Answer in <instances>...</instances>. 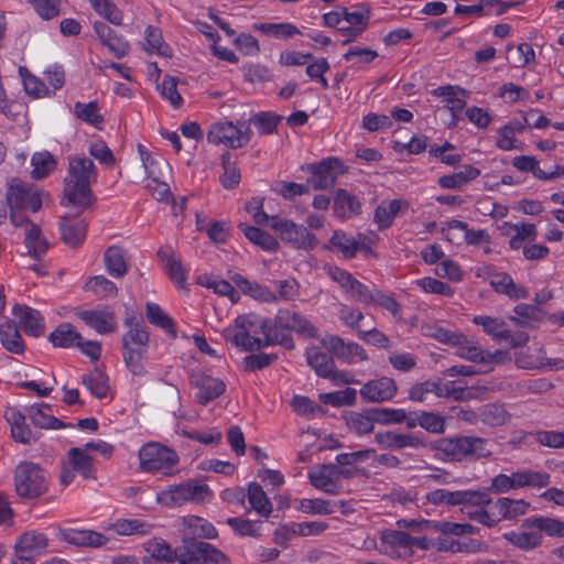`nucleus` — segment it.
<instances>
[{
    "label": "nucleus",
    "mask_w": 564,
    "mask_h": 564,
    "mask_svg": "<svg viewBox=\"0 0 564 564\" xmlns=\"http://www.w3.org/2000/svg\"><path fill=\"white\" fill-rule=\"evenodd\" d=\"M77 316L101 335L112 333L117 328L115 312L109 306L79 311Z\"/></svg>",
    "instance_id": "nucleus-19"
},
{
    "label": "nucleus",
    "mask_w": 564,
    "mask_h": 564,
    "mask_svg": "<svg viewBox=\"0 0 564 564\" xmlns=\"http://www.w3.org/2000/svg\"><path fill=\"white\" fill-rule=\"evenodd\" d=\"M307 170L311 173L307 183L315 191L333 187L337 178L346 173L343 162L335 156L327 158L319 163L310 164Z\"/></svg>",
    "instance_id": "nucleus-12"
},
{
    "label": "nucleus",
    "mask_w": 564,
    "mask_h": 564,
    "mask_svg": "<svg viewBox=\"0 0 564 564\" xmlns=\"http://www.w3.org/2000/svg\"><path fill=\"white\" fill-rule=\"evenodd\" d=\"M24 243L29 254L35 260H40L48 250L50 243L36 224H30L25 228Z\"/></svg>",
    "instance_id": "nucleus-31"
},
{
    "label": "nucleus",
    "mask_w": 564,
    "mask_h": 564,
    "mask_svg": "<svg viewBox=\"0 0 564 564\" xmlns=\"http://www.w3.org/2000/svg\"><path fill=\"white\" fill-rule=\"evenodd\" d=\"M419 426L432 434H443L446 430L445 417L440 413L421 411Z\"/></svg>",
    "instance_id": "nucleus-61"
},
{
    "label": "nucleus",
    "mask_w": 564,
    "mask_h": 564,
    "mask_svg": "<svg viewBox=\"0 0 564 564\" xmlns=\"http://www.w3.org/2000/svg\"><path fill=\"white\" fill-rule=\"evenodd\" d=\"M31 163L33 165L32 177L35 180L46 177L56 167L54 156L47 151L34 153Z\"/></svg>",
    "instance_id": "nucleus-49"
},
{
    "label": "nucleus",
    "mask_w": 564,
    "mask_h": 564,
    "mask_svg": "<svg viewBox=\"0 0 564 564\" xmlns=\"http://www.w3.org/2000/svg\"><path fill=\"white\" fill-rule=\"evenodd\" d=\"M0 341L3 348L12 354L24 352L22 336L13 321H7L0 325Z\"/></svg>",
    "instance_id": "nucleus-35"
},
{
    "label": "nucleus",
    "mask_w": 564,
    "mask_h": 564,
    "mask_svg": "<svg viewBox=\"0 0 564 564\" xmlns=\"http://www.w3.org/2000/svg\"><path fill=\"white\" fill-rule=\"evenodd\" d=\"M83 384L95 395L97 399H102L107 395L109 386L108 378L101 372H93L83 377Z\"/></svg>",
    "instance_id": "nucleus-60"
},
{
    "label": "nucleus",
    "mask_w": 564,
    "mask_h": 564,
    "mask_svg": "<svg viewBox=\"0 0 564 564\" xmlns=\"http://www.w3.org/2000/svg\"><path fill=\"white\" fill-rule=\"evenodd\" d=\"M344 20L351 25L348 31H351V37L356 39L368 26L369 10L348 11L344 10Z\"/></svg>",
    "instance_id": "nucleus-59"
},
{
    "label": "nucleus",
    "mask_w": 564,
    "mask_h": 564,
    "mask_svg": "<svg viewBox=\"0 0 564 564\" xmlns=\"http://www.w3.org/2000/svg\"><path fill=\"white\" fill-rule=\"evenodd\" d=\"M107 272L113 278H122L128 272L127 250L120 246H110L104 253Z\"/></svg>",
    "instance_id": "nucleus-30"
},
{
    "label": "nucleus",
    "mask_w": 564,
    "mask_h": 564,
    "mask_svg": "<svg viewBox=\"0 0 564 564\" xmlns=\"http://www.w3.org/2000/svg\"><path fill=\"white\" fill-rule=\"evenodd\" d=\"M324 521H307L280 525L274 532V541L278 544H286L294 536H314L324 533L328 529Z\"/></svg>",
    "instance_id": "nucleus-16"
},
{
    "label": "nucleus",
    "mask_w": 564,
    "mask_h": 564,
    "mask_svg": "<svg viewBox=\"0 0 564 564\" xmlns=\"http://www.w3.org/2000/svg\"><path fill=\"white\" fill-rule=\"evenodd\" d=\"M398 392L397 383L393 379L381 377L365 383L360 389L361 398L367 402L381 403L394 398Z\"/></svg>",
    "instance_id": "nucleus-20"
},
{
    "label": "nucleus",
    "mask_w": 564,
    "mask_h": 564,
    "mask_svg": "<svg viewBox=\"0 0 564 564\" xmlns=\"http://www.w3.org/2000/svg\"><path fill=\"white\" fill-rule=\"evenodd\" d=\"M209 495L207 485L197 481H187L160 491L156 500L166 507L182 506L188 501H203Z\"/></svg>",
    "instance_id": "nucleus-10"
},
{
    "label": "nucleus",
    "mask_w": 564,
    "mask_h": 564,
    "mask_svg": "<svg viewBox=\"0 0 564 564\" xmlns=\"http://www.w3.org/2000/svg\"><path fill=\"white\" fill-rule=\"evenodd\" d=\"M150 525L139 519H119L112 524V529L120 535L145 534Z\"/></svg>",
    "instance_id": "nucleus-63"
},
{
    "label": "nucleus",
    "mask_w": 564,
    "mask_h": 564,
    "mask_svg": "<svg viewBox=\"0 0 564 564\" xmlns=\"http://www.w3.org/2000/svg\"><path fill=\"white\" fill-rule=\"evenodd\" d=\"M97 171L94 162L85 156L68 159V174L64 180L63 205H72L84 210L91 205V184L96 182Z\"/></svg>",
    "instance_id": "nucleus-3"
},
{
    "label": "nucleus",
    "mask_w": 564,
    "mask_h": 564,
    "mask_svg": "<svg viewBox=\"0 0 564 564\" xmlns=\"http://www.w3.org/2000/svg\"><path fill=\"white\" fill-rule=\"evenodd\" d=\"M6 198L10 208L36 213L42 207L41 192L33 185L19 181L9 185Z\"/></svg>",
    "instance_id": "nucleus-14"
},
{
    "label": "nucleus",
    "mask_w": 564,
    "mask_h": 564,
    "mask_svg": "<svg viewBox=\"0 0 564 564\" xmlns=\"http://www.w3.org/2000/svg\"><path fill=\"white\" fill-rule=\"evenodd\" d=\"M48 339L55 347L69 348L77 345V341L82 339V335L72 324L62 323L50 334Z\"/></svg>",
    "instance_id": "nucleus-40"
},
{
    "label": "nucleus",
    "mask_w": 564,
    "mask_h": 564,
    "mask_svg": "<svg viewBox=\"0 0 564 564\" xmlns=\"http://www.w3.org/2000/svg\"><path fill=\"white\" fill-rule=\"evenodd\" d=\"M357 236L351 237L343 230H335L329 239V246L325 249L336 250L341 253L344 259L350 260L356 257L358 252Z\"/></svg>",
    "instance_id": "nucleus-33"
},
{
    "label": "nucleus",
    "mask_w": 564,
    "mask_h": 564,
    "mask_svg": "<svg viewBox=\"0 0 564 564\" xmlns=\"http://www.w3.org/2000/svg\"><path fill=\"white\" fill-rule=\"evenodd\" d=\"M375 442L383 449L402 451L429 447L443 463L474 462L491 456L488 440L475 435H456L427 442L415 433L378 432Z\"/></svg>",
    "instance_id": "nucleus-1"
},
{
    "label": "nucleus",
    "mask_w": 564,
    "mask_h": 564,
    "mask_svg": "<svg viewBox=\"0 0 564 564\" xmlns=\"http://www.w3.org/2000/svg\"><path fill=\"white\" fill-rule=\"evenodd\" d=\"M474 494L481 497L477 502H467L465 512L468 518L488 528L497 525L500 522V517L497 513L496 501L487 491L474 490Z\"/></svg>",
    "instance_id": "nucleus-15"
},
{
    "label": "nucleus",
    "mask_w": 564,
    "mask_h": 564,
    "mask_svg": "<svg viewBox=\"0 0 564 564\" xmlns=\"http://www.w3.org/2000/svg\"><path fill=\"white\" fill-rule=\"evenodd\" d=\"M158 257L171 281L178 289L185 290L187 285L188 269L182 264V261L175 256L173 249L166 246L161 247L158 251Z\"/></svg>",
    "instance_id": "nucleus-21"
},
{
    "label": "nucleus",
    "mask_w": 564,
    "mask_h": 564,
    "mask_svg": "<svg viewBox=\"0 0 564 564\" xmlns=\"http://www.w3.org/2000/svg\"><path fill=\"white\" fill-rule=\"evenodd\" d=\"M272 326L278 337L281 338V341H276V344L289 349L294 347L289 330H294L307 337H315L317 334V329L303 315L290 310H280L272 319Z\"/></svg>",
    "instance_id": "nucleus-7"
},
{
    "label": "nucleus",
    "mask_w": 564,
    "mask_h": 564,
    "mask_svg": "<svg viewBox=\"0 0 564 564\" xmlns=\"http://www.w3.org/2000/svg\"><path fill=\"white\" fill-rule=\"evenodd\" d=\"M457 340L459 343H453L452 345L457 347L456 354L460 358L469 360L471 362L481 364H487V360L490 359L485 355V350H482L480 347H478L473 341L467 339V337H465L464 335L458 334Z\"/></svg>",
    "instance_id": "nucleus-44"
},
{
    "label": "nucleus",
    "mask_w": 564,
    "mask_h": 564,
    "mask_svg": "<svg viewBox=\"0 0 564 564\" xmlns=\"http://www.w3.org/2000/svg\"><path fill=\"white\" fill-rule=\"evenodd\" d=\"M282 117L270 111L258 112L249 119V123L256 126L260 134H272L276 132Z\"/></svg>",
    "instance_id": "nucleus-54"
},
{
    "label": "nucleus",
    "mask_w": 564,
    "mask_h": 564,
    "mask_svg": "<svg viewBox=\"0 0 564 564\" xmlns=\"http://www.w3.org/2000/svg\"><path fill=\"white\" fill-rule=\"evenodd\" d=\"M147 552L152 557L151 561H176V547L172 549L164 540L153 539L147 544Z\"/></svg>",
    "instance_id": "nucleus-55"
},
{
    "label": "nucleus",
    "mask_w": 564,
    "mask_h": 564,
    "mask_svg": "<svg viewBox=\"0 0 564 564\" xmlns=\"http://www.w3.org/2000/svg\"><path fill=\"white\" fill-rule=\"evenodd\" d=\"M490 285L496 292L507 295L511 300L528 299V290L517 284L507 273H497L491 276Z\"/></svg>",
    "instance_id": "nucleus-32"
},
{
    "label": "nucleus",
    "mask_w": 564,
    "mask_h": 564,
    "mask_svg": "<svg viewBox=\"0 0 564 564\" xmlns=\"http://www.w3.org/2000/svg\"><path fill=\"white\" fill-rule=\"evenodd\" d=\"M334 507L332 501L322 498L296 500V509L307 514H332L335 511Z\"/></svg>",
    "instance_id": "nucleus-50"
},
{
    "label": "nucleus",
    "mask_w": 564,
    "mask_h": 564,
    "mask_svg": "<svg viewBox=\"0 0 564 564\" xmlns=\"http://www.w3.org/2000/svg\"><path fill=\"white\" fill-rule=\"evenodd\" d=\"M180 564H230L229 557L207 542H182L176 547Z\"/></svg>",
    "instance_id": "nucleus-6"
},
{
    "label": "nucleus",
    "mask_w": 564,
    "mask_h": 564,
    "mask_svg": "<svg viewBox=\"0 0 564 564\" xmlns=\"http://www.w3.org/2000/svg\"><path fill=\"white\" fill-rule=\"evenodd\" d=\"M140 467L144 471H162L171 469L178 456L172 448L156 442H150L139 451Z\"/></svg>",
    "instance_id": "nucleus-9"
},
{
    "label": "nucleus",
    "mask_w": 564,
    "mask_h": 564,
    "mask_svg": "<svg viewBox=\"0 0 564 564\" xmlns=\"http://www.w3.org/2000/svg\"><path fill=\"white\" fill-rule=\"evenodd\" d=\"M221 335L227 341L245 351L259 350L281 341L272 326V319L254 313L238 316L232 325L223 330Z\"/></svg>",
    "instance_id": "nucleus-2"
},
{
    "label": "nucleus",
    "mask_w": 564,
    "mask_h": 564,
    "mask_svg": "<svg viewBox=\"0 0 564 564\" xmlns=\"http://www.w3.org/2000/svg\"><path fill=\"white\" fill-rule=\"evenodd\" d=\"M372 413L377 423L401 424L406 420V411L404 409L373 408Z\"/></svg>",
    "instance_id": "nucleus-64"
},
{
    "label": "nucleus",
    "mask_w": 564,
    "mask_h": 564,
    "mask_svg": "<svg viewBox=\"0 0 564 564\" xmlns=\"http://www.w3.org/2000/svg\"><path fill=\"white\" fill-rule=\"evenodd\" d=\"M473 322L476 325L481 326L484 332L492 338L507 340L510 337V330L505 327L503 319L491 316L477 315L473 318Z\"/></svg>",
    "instance_id": "nucleus-47"
},
{
    "label": "nucleus",
    "mask_w": 564,
    "mask_h": 564,
    "mask_svg": "<svg viewBox=\"0 0 564 564\" xmlns=\"http://www.w3.org/2000/svg\"><path fill=\"white\" fill-rule=\"evenodd\" d=\"M26 2L44 21L57 18L62 11V0H26Z\"/></svg>",
    "instance_id": "nucleus-57"
},
{
    "label": "nucleus",
    "mask_w": 564,
    "mask_h": 564,
    "mask_svg": "<svg viewBox=\"0 0 564 564\" xmlns=\"http://www.w3.org/2000/svg\"><path fill=\"white\" fill-rule=\"evenodd\" d=\"M357 393L355 389L347 388L343 391H335L319 394V400L324 404L333 406L352 405L356 402Z\"/></svg>",
    "instance_id": "nucleus-62"
},
{
    "label": "nucleus",
    "mask_w": 564,
    "mask_h": 564,
    "mask_svg": "<svg viewBox=\"0 0 564 564\" xmlns=\"http://www.w3.org/2000/svg\"><path fill=\"white\" fill-rule=\"evenodd\" d=\"M189 382L198 389L196 400L202 405H206L208 402L220 397L226 389L225 383L220 379L198 371L191 372Z\"/></svg>",
    "instance_id": "nucleus-17"
},
{
    "label": "nucleus",
    "mask_w": 564,
    "mask_h": 564,
    "mask_svg": "<svg viewBox=\"0 0 564 564\" xmlns=\"http://www.w3.org/2000/svg\"><path fill=\"white\" fill-rule=\"evenodd\" d=\"M306 361L317 376L330 378L334 373L335 361L333 356L322 351L318 347H308L305 352Z\"/></svg>",
    "instance_id": "nucleus-29"
},
{
    "label": "nucleus",
    "mask_w": 564,
    "mask_h": 564,
    "mask_svg": "<svg viewBox=\"0 0 564 564\" xmlns=\"http://www.w3.org/2000/svg\"><path fill=\"white\" fill-rule=\"evenodd\" d=\"M59 229L63 241L70 248H77L85 240L87 223L83 218L64 216L61 219Z\"/></svg>",
    "instance_id": "nucleus-27"
},
{
    "label": "nucleus",
    "mask_w": 564,
    "mask_h": 564,
    "mask_svg": "<svg viewBox=\"0 0 564 564\" xmlns=\"http://www.w3.org/2000/svg\"><path fill=\"white\" fill-rule=\"evenodd\" d=\"M181 542H204L203 539L217 538L216 528L207 520L187 516L181 519Z\"/></svg>",
    "instance_id": "nucleus-18"
},
{
    "label": "nucleus",
    "mask_w": 564,
    "mask_h": 564,
    "mask_svg": "<svg viewBox=\"0 0 564 564\" xmlns=\"http://www.w3.org/2000/svg\"><path fill=\"white\" fill-rule=\"evenodd\" d=\"M147 317L151 324L175 336L176 329L173 319L156 303H147Z\"/></svg>",
    "instance_id": "nucleus-53"
},
{
    "label": "nucleus",
    "mask_w": 564,
    "mask_h": 564,
    "mask_svg": "<svg viewBox=\"0 0 564 564\" xmlns=\"http://www.w3.org/2000/svg\"><path fill=\"white\" fill-rule=\"evenodd\" d=\"M95 471L93 457L86 453V449L72 447L67 453V460L62 466L61 484L63 486L72 484L76 473L84 479H95Z\"/></svg>",
    "instance_id": "nucleus-11"
},
{
    "label": "nucleus",
    "mask_w": 564,
    "mask_h": 564,
    "mask_svg": "<svg viewBox=\"0 0 564 564\" xmlns=\"http://www.w3.org/2000/svg\"><path fill=\"white\" fill-rule=\"evenodd\" d=\"M251 135L249 123L240 122L235 126L232 122L224 121L210 126L207 140L216 145L224 144L229 149H239L249 143Z\"/></svg>",
    "instance_id": "nucleus-8"
},
{
    "label": "nucleus",
    "mask_w": 564,
    "mask_h": 564,
    "mask_svg": "<svg viewBox=\"0 0 564 564\" xmlns=\"http://www.w3.org/2000/svg\"><path fill=\"white\" fill-rule=\"evenodd\" d=\"M360 203L357 197L345 189H338L336 192L334 200V212L343 219L352 217L360 213Z\"/></svg>",
    "instance_id": "nucleus-37"
},
{
    "label": "nucleus",
    "mask_w": 564,
    "mask_h": 564,
    "mask_svg": "<svg viewBox=\"0 0 564 564\" xmlns=\"http://www.w3.org/2000/svg\"><path fill=\"white\" fill-rule=\"evenodd\" d=\"M248 500L251 508L261 517L268 518L271 514L272 503L259 484L249 485Z\"/></svg>",
    "instance_id": "nucleus-43"
},
{
    "label": "nucleus",
    "mask_w": 564,
    "mask_h": 564,
    "mask_svg": "<svg viewBox=\"0 0 564 564\" xmlns=\"http://www.w3.org/2000/svg\"><path fill=\"white\" fill-rule=\"evenodd\" d=\"M14 488L22 499H35L48 489L45 471L35 463L21 462L14 470Z\"/></svg>",
    "instance_id": "nucleus-5"
},
{
    "label": "nucleus",
    "mask_w": 564,
    "mask_h": 564,
    "mask_svg": "<svg viewBox=\"0 0 564 564\" xmlns=\"http://www.w3.org/2000/svg\"><path fill=\"white\" fill-rule=\"evenodd\" d=\"M246 210L252 215L253 220L259 226L268 225L280 239L291 247L310 251L318 245V240L306 227L297 225L290 219L279 216L270 217L262 209V200L252 199L246 204Z\"/></svg>",
    "instance_id": "nucleus-4"
},
{
    "label": "nucleus",
    "mask_w": 564,
    "mask_h": 564,
    "mask_svg": "<svg viewBox=\"0 0 564 564\" xmlns=\"http://www.w3.org/2000/svg\"><path fill=\"white\" fill-rule=\"evenodd\" d=\"M45 409H50L46 403H36L26 409V413L32 423L40 429H63L67 425L57 417L47 414Z\"/></svg>",
    "instance_id": "nucleus-36"
},
{
    "label": "nucleus",
    "mask_w": 564,
    "mask_h": 564,
    "mask_svg": "<svg viewBox=\"0 0 564 564\" xmlns=\"http://www.w3.org/2000/svg\"><path fill=\"white\" fill-rule=\"evenodd\" d=\"M481 496L474 494V490L435 489L426 494V501L434 506H466L467 502H477Z\"/></svg>",
    "instance_id": "nucleus-23"
},
{
    "label": "nucleus",
    "mask_w": 564,
    "mask_h": 564,
    "mask_svg": "<svg viewBox=\"0 0 564 564\" xmlns=\"http://www.w3.org/2000/svg\"><path fill=\"white\" fill-rule=\"evenodd\" d=\"M254 29L262 32L263 34L274 36L276 39H290L301 34V31L296 25L284 22V23H258L254 24Z\"/></svg>",
    "instance_id": "nucleus-48"
},
{
    "label": "nucleus",
    "mask_w": 564,
    "mask_h": 564,
    "mask_svg": "<svg viewBox=\"0 0 564 564\" xmlns=\"http://www.w3.org/2000/svg\"><path fill=\"white\" fill-rule=\"evenodd\" d=\"M459 94L466 96L467 91L453 85L440 86L432 91L433 96L445 97V101L453 113L462 111L466 106V101L458 97Z\"/></svg>",
    "instance_id": "nucleus-45"
},
{
    "label": "nucleus",
    "mask_w": 564,
    "mask_h": 564,
    "mask_svg": "<svg viewBox=\"0 0 564 564\" xmlns=\"http://www.w3.org/2000/svg\"><path fill=\"white\" fill-rule=\"evenodd\" d=\"M354 476L349 468L336 464L322 465L317 469L308 473V479L316 489L329 495L338 494L339 479H348Z\"/></svg>",
    "instance_id": "nucleus-13"
},
{
    "label": "nucleus",
    "mask_w": 564,
    "mask_h": 564,
    "mask_svg": "<svg viewBox=\"0 0 564 564\" xmlns=\"http://www.w3.org/2000/svg\"><path fill=\"white\" fill-rule=\"evenodd\" d=\"M480 421L489 426H501L510 420V414L500 404H487L480 413Z\"/></svg>",
    "instance_id": "nucleus-52"
},
{
    "label": "nucleus",
    "mask_w": 564,
    "mask_h": 564,
    "mask_svg": "<svg viewBox=\"0 0 564 564\" xmlns=\"http://www.w3.org/2000/svg\"><path fill=\"white\" fill-rule=\"evenodd\" d=\"M148 355V345L123 347V361L133 376L142 377L147 373L144 360Z\"/></svg>",
    "instance_id": "nucleus-34"
},
{
    "label": "nucleus",
    "mask_w": 564,
    "mask_h": 564,
    "mask_svg": "<svg viewBox=\"0 0 564 564\" xmlns=\"http://www.w3.org/2000/svg\"><path fill=\"white\" fill-rule=\"evenodd\" d=\"M522 529H538L540 534L554 538H564V521L551 517L534 516L521 523Z\"/></svg>",
    "instance_id": "nucleus-28"
},
{
    "label": "nucleus",
    "mask_w": 564,
    "mask_h": 564,
    "mask_svg": "<svg viewBox=\"0 0 564 564\" xmlns=\"http://www.w3.org/2000/svg\"><path fill=\"white\" fill-rule=\"evenodd\" d=\"M505 539L512 545L521 550H533L542 544L543 535L540 534L538 529H523V531H512L505 535Z\"/></svg>",
    "instance_id": "nucleus-38"
},
{
    "label": "nucleus",
    "mask_w": 564,
    "mask_h": 564,
    "mask_svg": "<svg viewBox=\"0 0 564 564\" xmlns=\"http://www.w3.org/2000/svg\"><path fill=\"white\" fill-rule=\"evenodd\" d=\"M240 229L245 236L254 245L259 246L265 251H276L280 247L279 241L269 232L261 230L258 227L241 224Z\"/></svg>",
    "instance_id": "nucleus-42"
},
{
    "label": "nucleus",
    "mask_w": 564,
    "mask_h": 564,
    "mask_svg": "<svg viewBox=\"0 0 564 564\" xmlns=\"http://www.w3.org/2000/svg\"><path fill=\"white\" fill-rule=\"evenodd\" d=\"M430 393H433L436 397L442 398L441 381L426 380L423 382L415 383L409 390V399L415 402H423L426 400V397Z\"/></svg>",
    "instance_id": "nucleus-56"
},
{
    "label": "nucleus",
    "mask_w": 564,
    "mask_h": 564,
    "mask_svg": "<svg viewBox=\"0 0 564 564\" xmlns=\"http://www.w3.org/2000/svg\"><path fill=\"white\" fill-rule=\"evenodd\" d=\"M324 343L337 359L346 364L368 359L366 350L357 343H345L341 337L336 335L329 336Z\"/></svg>",
    "instance_id": "nucleus-22"
},
{
    "label": "nucleus",
    "mask_w": 564,
    "mask_h": 564,
    "mask_svg": "<svg viewBox=\"0 0 564 564\" xmlns=\"http://www.w3.org/2000/svg\"><path fill=\"white\" fill-rule=\"evenodd\" d=\"M61 535L67 543L85 547H100L109 541L106 535L94 530L64 529Z\"/></svg>",
    "instance_id": "nucleus-26"
},
{
    "label": "nucleus",
    "mask_w": 564,
    "mask_h": 564,
    "mask_svg": "<svg viewBox=\"0 0 564 564\" xmlns=\"http://www.w3.org/2000/svg\"><path fill=\"white\" fill-rule=\"evenodd\" d=\"M48 546L47 536L37 531L24 532L14 544V554H25L37 557L45 553Z\"/></svg>",
    "instance_id": "nucleus-24"
},
{
    "label": "nucleus",
    "mask_w": 564,
    "mask_h": 564,
    "mask_svg": "<svg viewBox=\"0 0 564 564\" xmlns=\"http://www.w3.org/2000/svg\"><path fill=\"white\" fill-rule=\"evenodd\" d=\"M513 489L524 487L542 488L549 485L550 475L536 470H520L511 474Z\"/></svg>",
    "instance_id": "nucleus-39"
},
{
    "label": "nucleus",
    "mask_w": 564,
    "mask_h": 564,
    "mask_svg": "<svg viewBox=\"0 0 564 564\" xmlns=\"http://www.w3.org/2000/svg\"><path fill=\"white\" fill-rule=\"evenodd\" d=\"M12 314L19 319L23 330L33 337L43 335L45 330L44 319L41 313L26 305L17 304L12 308Z\"/></svg>",
    "instance_id": "nucleus-25"
},
{
    "label": "nucleus",
    "mask_w": 564,
    "mask_h": 564,
    "mask_svg": "<svg viewBox=\"0 0 564 564\" xmlns=\"http://www.w3.org/2000/svg\"><path fill=\"white\" fill-rule=\"evenodd\" d=\"M346 423L350 431L361 435L371 433L377 422L372 409H369L360 413L351 412L346 417Z\"/></svg>",
    "instance_id": "nucleus-46"
},
{
    "label": "nucleus",
    "mask_w": 564,
    "mask_h": 564,
    "mask_svg": "<svg viewBox=\"0 0 564 564\" xmlns=\"http://www.w3.org/2000/svg\"><path fill=\"white\" fill-rule=\"evenodd\" d=\"M503 226H508L516 231L514 236H512L509 241V246L513 250L520 249L522 247L523 241L527 239L534 240L538 235L536 227L534 224L520 223L512 225L510 223H505Z\"/></svg>",
    "instance_id": "nucleus-51"
},
{
    "label": "nucleus",
    "mask_w": 564,
    "mask_h": 564,
    "mask_svg": "<svg viewBox=\"0 0 564 564\" xmlns=\"http://www.w3.org/2000/svg\"><path fill=\"white\" fill-rule=\"evenodd\" d=\"M132 321L133 318H127L124 321V324L129 327V330L122 336V347L133 345H148L149 333L147 332L145 327L140 326L138 323L133 324Z\"/></svg>",
    "instance_id": "nucleus-58"
},
{
    "label": "nucleus",
    "mask_w": 564,
    "mask_h": 564,
    "mask_svg": "<svg viewBox=\"0 0 564 564\" xmlns=\"http://www.w3.org/2000/svg\"><path fill=\"white\" fill-rule=\"evenodd\" d=\"M530 503L524 500L499 498L496 500V508L500 521L503 519L513 520L527 513Z\"/></svg>",
    "instance_id": "nucleus-41"
}]
</instances>
